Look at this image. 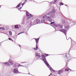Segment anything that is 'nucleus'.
Segmentation results:
<instances>
[{
    "label": "nucleus",
    "instance_id": "nucleus-34",
    "mask_svg": "<svg viewBox=\"0 0 76 76\" xmlns=\"http://www.w3.org/2000/svg\"><path fill=\"white\" fill-rule=\"evenodd\" d=\"M66 58H67V55H66Z\"/></svg>",
    "mask_w": 76,
    "mask_h": 76
},
{
    "label": "nucleus",
    "instance_id": "nucleus-8",
    "mask_svg": "<svg viewBox=\"0 0 76 76\" xmlns=\"http://www.w3.org/2000/svg\"><path fill=\"white\" fill-rule=\"evenodd\" d=\"M42 60L44 61V63H47V61H46V59L45 58L42 59Z\"/></svg>",
    "mask_w": 76,
    "mask_h": 76
},
{
    "label": "nucleus",
    "instance_id": "nucleus-39",
    "mask_svg": "<svg viewBox=\"0 0 76 76\" xmlns=\"http://www.w3.org/2000/svg\"><path fill=\"white\" fill-rule=\"evenodd\" d=\"M54 76H56V75H54Z\"/></svg>",
    "mask_w": 76,
    "mask_h": 76
},
{
    "label": "nucleus",
    "instance_id": "nucleus-3",
    "mask_svg": "<svg viewBox=\"0 0 76 76\" xmlns=\"http://www.w3.org/2000/svg\"><path fill=\"white\" fill-rule=\"evenodd\" d=\"M13 72L14 73H18V71L17 70V69H14L13 70Z\"/></svg>",
    "mask_w": 76,
    "mask_h": 76
},
{
    "label": "nucleus",
    "instance_id": "nucleus-24",
    "mask_svg": "<svg viewBox=\"0 0 76 76\" xmlns=\"http://www.w3.org/2000/svg\"><path fill=\"white\" fill-rule=\"evenodd\" d=\"M65 72H67L69 71V70L67 69H66L65 70Z\"/></svg>",
    "mask_w": 76,
    "mask_h": 76
},
{
    "label": "nucleus",
    "instance_id": "nucleus-9",
    "mask_svg": "<svg viewBox=\"0 0 76 76\" xmlns=\"http://www.w3.org/2000/svg\"><path fill=\"white\" fill-rule=\"evenodd\" d=\"M62 73V71H59L58 72L57 74H60V73Z\"/></svg>",
    "mask_w": 76,
    "mask_h": 76
},
{
    "label": "nucleus",
    "instance_id": "nucleus-38",
    "mask_svg": "<svg viewBox=\"0 0 76 76\" xmlns=\"http://www.w3.org/2000/svg\"><path fill=\"white\" fill-rule=\"evenodd\" d=\"M20 9H21V7H20Z\"/></svg>",
    "mask_w": 76,
    "mask_h": 76
},
{
    "label": "nucleus",
    "instance_id": "nucleus-2",
    "mask_svg": "<svg viewBox=\"0 0 76 76\" xmlns=\"http://www.w3.org/2000/svg\"><path fill=\"white\" fill-rule=\"evenodd\" d=\"M31 17H32V15L31 14H30L28 16L27 18L28 19H31Z\"/></svg>",
    "mask_w": 76,
    "mask_h": 76
},
{
    "label": "nucleus",
    "instance_id": "nucleus-40",
    "mask_svg": "<svg viewBox=\"0 0 76 76\" xmlns=\"http://www.w3.org/2000/svg\"><path fill=\"white\" fill-rule=\"evenodd\" d=\"M66 6H67L66 5Z\"/></svg>",
    "mask_w": 76,
    "mask_h": 76
},
{
    "label": "nucleus",
    "instance_id": "nucleus-22",
    "mask_svg": "<svg viewBox=\"0 0 76 76\" xmlns=\"http://www.w3.org/2000/svg\"><path fill=\"white\" fill-rule=\"evenodd\" d=\"M65 27V29H67V28H69V26H66Z\"/></svg>",
    "mask_w": 76,
    "mask_h": 76
},
{
    "label": "nucleus",
    "instance_id": "nucleus-32",
    "mask_svg": "<svg viewBox=\"0 0 76 76\" xmlns=\"http://www.w3.org/2000/svg\"><path fill=\"white\" fill-rule=\"evenodd\" d=\"M53 12H55V10H53Z\"/></svg>",
    "mask_w": 76,
    "mask_h": 76
},
{
    "label": "nucleus",
    "instance_id": "nucleus-13",
    "mask_svg": "<svg viewBox=\"0 0 76 76\" xmlns=\"http://www.w3.org/2000/svg\"><path fill=\"white\" fill-rule=\"evenodd\" d=\"M0 29H1V30H5V29L4 28V27H1L0 28Z\"/></svg>",
    "mask_w": 76,
    "mask_h": 76
},
{
    "label": "nucleus",
    "instance_id": "nucleus-19",
    "mask_svg": "<svg viewBox=\"0 0 76 76\" xmlns=\"http://www.w3.org/2000/svg\"><path fill=\"white\" fill-rule=\"evenodd\" d=\"M5 64L7 65V66H9V65H10V64L8 63H5Z\"/></svg>",
    "mask_w": 76,
    "mask_h": 76
},
{
    "label": "nucleus",
    "instance_id": "nucleus-12",
    "mask_svg": "<svg viewBox=\"0 0 76 76\" xmlns=\"http://www.w3.org/2000/svg\"><path fill=\"white\" fill-rule=\"evenodd\" d=\"M15 28H16V29H18V28H19V26H18V25H15Z\"/></svg>",
    "mask_w": 76,
    "mask_h": 76
},
{
    "label": "nucleus",
    "instance_id": "nucleus-6",
    "mask_svg": "<svg viewBox=\"0 0 76 76\" xmlns=\"http://www.w3.org/2000/svg\"><path fill=\"white\" fill-rule=\"evenodd\" d=\"M36 56L37 57H39V58H40L41 57V56H40L37 53H36Z\"/></svg>",
    "mask_w": 76,
    "mask_h": 76
},
{
    "label": "nucleus",
    "instance_id": "nucleus-37",
    "mask_svg": "<svg viewBox=\"0 0 76 76\" xmlns=\"http://www.w3.org/2000/svg\"><path fill=\"white\" fill-rule=\"evenodd\" d=\"M1 8V6H0V8Z\"/></svg>",
    "mask_w": 76,
    "mask_h": 76
},
{
    "label": "nucleus",
    "instance_id": "nucleus-31",
    "mask_svg": "<svg viewBox=\"0 0 76 76\" xmlns=\"http://www.w3.org/2000/svg\"><path fill=\"white\" fill-rule=\"evenodd\" d=\"M25 3H23L22 4V6H23V5H24V4H25Z\"/></svg>",
    "mask_w": 76,
    "mask_h": 76
},
{
    "label": "nucleus",
    "instance_id": "nucleus-15",
    "mask_svg": "<svg viewBox=\"0 0 76 76\" xmlns=\"http://www.w3.org/2000/svg\"><path fill=\"white\" fill-rule=\"evenodd\" d=\"M41 57L43 58H45V56L44 55H41Z\"/></svg>",
    "mask_w": 76,
    "mask_h": 76
},
{
    "label": "nucleus",
    "instance_id": "nucleus-7",
    "mask_svg": "<svg viewBox=\"0 0 76 76\" xmlns=\"http://www.w3.org/2000/svg\"><path fill=\"white\" fill-rule=\"evenodd\" d=\"M36 22L37 23H39V22H40V20H39V19H37L36 20Z\"/></svg>",
    "mask_w": 76,
    "mask_h": 76
},
{
    "label": "nucleus",
    "instance_id": "nucleus-30",
    "mask_svg": "<svg viewBox=\"0 0 76 76\" xmlns=\"http://www.w3.org/2000/svg\"><path fill=\"white\" fill-rule=\"evenodd\" d=\"M52 71H53V72H55V70L53 69H52Z\"/></svg>",
    "mask_w": 76,
    "mask_h": 76
},
{
    "label": "nucleus",
    "instance_id": "nucleus-11",
    "mask_svg": "<svg viewBox=\"0 0 76 76\" xmlns=\"http://www.w3.org/2000/svg\"><path fill=\"white\" fill-rule=\"evenodd\" d=\"M34 49L35 50H37V49H38V46L36 45V48H34Z\"/></svg>",
    "mask_w": 76,
    "mask_h": 76
},
{
    "label": "nucleus",
    "instance_id": "nucleus-10",
    "mask_svg": "<svg viewBox=\"0 0 76 76\" xmlns=\"http://www.w3.org/2000/svg\"><path fill=\"white\" fill-rule=\"evenodd\" d=\"M45 63L47 66H48V67H49L50 65H49V64H48V63H47V62H46V63Z\"/></svg>",
    "mask_w": 76,
    "mask_h": 76
},
{
    "label": "nucleus",
    "instance_id": "nucleus-26",
    "mask_svg": "<svg viewBox=\"0 0 76 76\" xmlns=\"http://www.w3.org/2000/svg\"><path fill=\"white\" fill-rule=\"evenodd\" d=\"M57 1V0H55L54 3H56V2Z\"/></svg>",
    "mask_w": 76,
    "mask_h": 76
},
{
    "label": "nucleus",
    "instance_id": "nucleus-33",
    "mask_svg": "<svg viewBox=\"0 0 76 76\" xmlns=\"http://www.w3.org/2000/svg\"><path fill=\"white\" fill-rule=\"evenodd\" d=\"M9 40H11V39L10 38H9Z\"/></svg>",
    "mask_w": 76,
    "mask_h": 76
},
{
    "label": "nucleus",
    "instance_id": "nucleus-18",
    "mask_svg": "<svg viewBox=\"0 0 76 76\" xmlns=\"http://www.w3.org/2000/svg\"><path fill=\"white\" fill-rule=\"evenodd\" d=\"M20 3H19L18 5L16 7H19V6H20Z\"/></svg>",
    "mask_w": 76,
    "mask_h": 76
},
{
    "label": "nucleus",
    "instance_id": "nucleus-28",
    "mask_svg": "<svg viewBox=\"0 0 76 76\" xmlns=\"http://www.w3.org/2000/svg\"><path fill=\"white\" fill-rule=\"evenodd\" d=\"M50 14H51V12H50L48 14V15H50Z\"/></svg>",
    "mask_w": 76,
    "mask_h": 76
},
{
    "label": "nucleus",
    "instance_id": "nucleus-35",
    "mask_svg": "<svg viewBox=\"0 0 76 76\" xmlns=\"http://www.w3.org/2000/svg\"><path fill=\"white\" fill-rule=\"evenodd\" d=\"M19 45V46H20V45Z\"/></svg>",
    "mask_w": 76,
    "mask_h": 76
},
{
    "label": "nucleus",
    "instance_id": "nucleus-36",
    "mask_svg": "<svg viewBox=\"0 0 76 76\" xmlns=\"http://www.w3.org/2000/svg\"><path fill=\"white\" fill-rule=\"evenodd\" d=\"M11 41H13L12 39H11Z\"/></svg>",
    "mask_w": 76,
    "mask_h": 76
},
{
    "label": "nucleus",
    "instance_id": "nucleus-21",
    "mask_svg": "<svg viewBox=\"0 0 76 76\" xmlns=\"http://www.w3.org/2000/svg\"><path fill=\"white\" fill-rule=\"evenodd\" d=\"M59 28H60L61 29L63 28V26L61 25H60L59 26Z\"/></svg>",
    "mask_w": 76,
    "mask_h": 76
},
{
    "label": "nucleus",
    "instance_id": "nucleus-1",
    "mask_svg": "<svg viewBox=\"0 0 76 76\" xmlns=\"http://www.w3.org/2000/svg\"><path fill=\"white\" fill-rule=\"evenodd\" d=\"M60 31H61V32L64 33V34H66V30H65L64 29H61Z\"/></svg>",
    "mask_w": 76,
    "mask_h": 76
},
{
    "label": "nucleus",
    "instance_id": "nucleus-25",
    "mask_svg": "<svg viewBox=\"0 0 76 76\" xmlns=\"http://www.w3.org/2000/svg\"><path fill=\"white\" fill-rule=\"evenodd\" d=\"M45 55L46 56V57H47V56H49V55L47 54L46 53L45 54Z\"/></svg>",
    "mask_w": 76,
    "mask_h": 76
},
{
    "label": "nucleus",
    "instance_id": "nucleus-29",
    "mask_svg": "<svg viewBox=\"0 0 76 76\" xmlns=\"http://www.w3.org/2000/svg\"><path fill=\"white\" fill-rule=\"evenodd\" d=\"M23 33V32H21V33H19V34H18V35H20V34H22V33Z\"/></svg>",
    "mask_w": 76,
    "mask_h": 76
},
{
    "label": "nucleus",
    "instance_id": "nucleus-17",
    "mask_svg": "<svg viewBox=\"0 0 76 76\" xmlns=\"http://www.w3.org/2000/svg\"><path fill=\"white\" fill-rule=\"evenodd\" d=\"M59 4H60L61 6H62V5H64V4L62 3V2H61Z\"/></svg>",
    "mask_w": 76,
    "mask_h": 76
},
{
    "label": "nucleus",
    "instance_id": "nucleus-20",
    "mask_svg": "<svg viewBox=\"0 0 76 76\" xmlns=\"http://www.w3.org/2000/svg\"><path fill=\"white\" fill-rule=\"evenodd\" d=\"M47 18V15H45L43 17V19H45V18Z\"/></svg>",
    "mask_w": 76,
    "mask_h": 76
},
{
    "label": "nucleus",
    "instance_id": "nucleus-5",
    "mask_svg": "<svg viewBox=\"0 0 76 76\" xmlns=\"http://www.w3.org/2000/svg\"><path fill=\"white\" fill-rule=\"evenodd\" d=\"M35 40L36 42V45L38 44V41H39V39H36Z\"/></svg>",
    "mask_w": 76,
    "mask_h": 76
},
{
    "label": "nucleus",
    "instance_id": "nucleus-4",
    "mask_svg": "<svg viewBox=\"0 0 76 76\" xmlns=\"http://www.w3.org/2000/svg\"><path fill=\"white\" fill-rule=\"evenodd\" d=\"M47 18L48 19L50 22H51V21H52V19H51V17H48Z\"/></svg>",
    "mask_w": 76,
    "mask_h": 76
},
{
    "label": "nucleus",
    "instance_id": "nucleus-23",
    "mask_svg": "<svg viewBox=\"0 0 76 76\" xmlns=\"http://www.w3.org/2000/svg\"><path fill=\"white\" fill-rule=\"evenodd\" d=\"M9 33L10 35H12V31H9Z\"/></svg>",
    "mask_w": 76,
    "mask_h": 76
},
{
    "label": "nucleus",
    "instance_id": "nucleus-27",
    "mask_svg": "<svg viewBox=\"0 0 76 76\" xmlns=\"http://www.w3.org/2000/svg\"><path fill=\"white\" fill-rule=\"evenodd\" d=\"M54 22H51V23H50V24H53V23H54Z\"/></svg>",
    "mask_w": 76,
    "mask_h": 76
},
{
    "label": "nucleus",
    "instance_id": "nucleus-14",
    "mask_svg": "<svg viewBox=\"0 0 76 76\" xmlns=\"http://www.w3.org/2000/svg\"><path fill=\"white\" fill-rule=\"evenodd\" d=\"M9 63H10V64L11 65H12V64H13V62H11L10 61H9Z\"/></svg>",
    "mask_w": 76,
    "mask_h": 76
},
{
    "label": "nucleus",
    "instance_id": "nucleus-16",
    "mask_svg": "<svg viewBox=\"0 0 76 76\" xmlns=\"http://www.w3.org/2000/svg\"><path fill=\"white\" fill-rule=\"evenodd\" d=\"M29 15V12H26V16H28Z\"/></svg>",
    "mask_w": 76,
    "mask_h": 76
}]
</instances>
